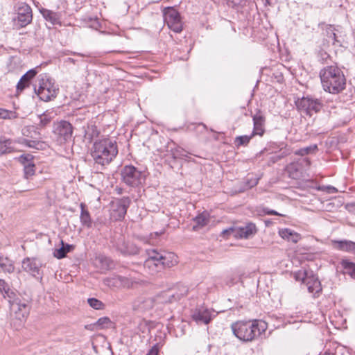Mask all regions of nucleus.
<instances>
[{
    "label": "nucleus",
    "instance_id": "obj_1",
    "mask_svg": "<svg viewBox=\"0 0 355 355\" xmlns=\"http://www.w3.org/2000/svg\"><path fill=\"white\" fill-rule=\"evenodd\" d=\"M322 87L325 92L337 94L346 87V78L343 71L336 65L327 66L320 71Z\"/></svg>",
    "mask_w": 355,
    "mask_h": 355
},
{
    "label": "nucleus",
    "instance_id": "obj_2",
    "mask_svg": "<svg viewBox=\"0 0 355 355\" xmlns=\"http://www.w3.org/2000/svg\"><path fill=\"white\" fill-rule=\"evenodd\" d=\"M118 154L116 142L109 138L96 141L91 155L95 164L104 166L109 164Z\"/></svg>",
    "mask_w": 355,
    "mask_h": 355
},
{
    "label": "nucleus",
    "instance_id": "obj_3",
    "mask_svg": "<svg viewBox=\"0 0 355 355\" xmlns=\"http://www.w3.org/2000/svg\"><path fill=\"white\" fill-rule=\"evenodd\" d=\"M233 334L239 340L250 342L257 336L264 333L267 323L262 320L238 321L231 326Z\"/></svg>",
    "mask_w": 355,
    "mask_h": 355
},
{
    "label": "nucleus",
    "instance_id": "obj_4",
    "mask_svg": "<svg viewBox=\"0 0 355 355\" xmlns=\"http://www.w3.org/2000/svg\"><path fill=\"white\" fill-rule=\"evenodd\" d=\"M122 181L128 186L137 187L145 181L146 175L132 165H126L121 171Z\"/></svg>",
    "mask_w": 355,
    "mask_h": 355
},
{
    "label": "nucleus",
    "instance_id": "obj_5",
    "mask_svg": "<svg viewBox=\"0 0 355 355\" xmlns=\"http://www.w3.org/2000/svg\"><path fill=\"white\" fill-rule=\"evenodd\" d=\"M57 90L52 80L48 78L46 75H40L38 87H35V92L41 100L48 101L55 98Z\"/></svg>",
    "mask_w": 355,
    "mask_h": 355
},
{
    "label": "nucleus",
    "instance_id": "obj_6",
    "mask_svg": "<svg viewBox=\"0 0 355 355\" xmlns=\"http://www.w3.org/2000/svg\"><path fill=\"white\" fill-rule=\"evenodd\" d=\"M13 317L20 322L25 321L30 312L27 302H21L19 298L8 300Z\"/></svg>",
    "mask_w": 355,
    "mask_h": 355
},
{
    "label": "nucleus",
    "instance_id": "obj_7",
    "mask_svg": "<svg viewBox=\"0 0 355 355\" xmlns=\"http://www.w3.org/2000/svg\"><path fill=\"white\" fill-rule=\"evenodd\" d=\"M130 204L129 198L117 199L111 204L110 217L114 220H121L124 218L127 209Z\"/></svg>",
    "mask_w": 355,
    "mask_h": 355
},
{
    "label": "nucleus",
    "instance_id": "obj_8",
    "mask_svg": "<svg viewBox=\"0 0 355 355\" xmlns=\"http://www.w3.org/2000/svg\"><path fill=\"white\" fill-rule=\"evenodd\" d=\"M53 132L56 140L60 144L69 141L72 137V125L66 121H60L55 125Z\"/></svg>",
    "mask_w": 355,
    "mask_h": 355
},
{
    "label": "nucleus",
    "instance_id": "obj_9",
    "mask_svg": "<svg viewBox=\"0 0 355 355\" xmlns=\"http://www.w3.org/2000/svg\"><path fill=\"white\" fill-rule=\"evenodd\" d=\"M296 105L299 110L311 116L313 113H317L320 110L322 103L318 99L306 96L298 99L296 101Z\"/></svg>",
    "mask_w": 355,
    "mask_h": 355
},
{
    "label": "nucleus",
    "instance_id": "obj_10",
    "mask_svg": "<svg viewBox=\"0 0 355 355\" xmlns=\"http://www.w3.org/2000/svg\"><path fill=\"white\" fill-rule=\"evenodd\" d=\"M33 19L31 8L26 3L20 5L17 8V16L14 18L16 26L23 28L29 24Z\"/></svg>",
    "mask_w": 355,
    "mask_h": 355
},
{
    "label": "nucleus",
    "instance_id": "obj_11",
    "mask_svg": "<svg viewBox=\"0 0 355 355\" xmlns=\"http://www.w3.org/2000/svg\"><path fill=\"white\" fill-rule=\"evenodd\" d=\"M164 15L165 22L171 30L175 33H180L182 31L180 16L176 10L172 8H168L164 12Z\"/></svg>",
    "mask_w": 355,
    "mask_h": 355
},
{
    "label": "nucleus",
    "instance_id": "obj_12",
    "mask_svg": "<svg viewBox=\"0 0 355 355\" xmlns=\"http://www.w3.org/2000/svg\"><path fill=\"white\" fill-rule=\"evenodd\" d=\"M216 316L214 311L201 307L192 311L191 318L197 324H208Z\"/></svg>",
    "mask_w": 355,
    "mask_h": 355
},
{
    "label": "nucleus",
    "instance_id": "obj_13",
    "mask_svg": "<svg viewBox=\"0 0 355 355\" xmlns=\"http://www.w3.org/2000/svg\"><path fill=\"white\" fill-rule=\"evenodd\" d=\"M21 266H22V268L24 269V270L28 272L34 277L42 278L41 272H40V268L42 266V263L37 259L29 258V257L25 258L22 261Z\"/></svg>",
    "mask_w": 355,
    "mask_h": 355
},
{
    "label": "nucleus",
    "instance_id": "obj_14",
    "mask_svg": "<svg viewBox=\"0 0 355 355\" xmlns=\"http://www.w3.org/2000/svg\"><path fill=\"white\" fill-rule=\"evenodd\" d=\"M147 253L148 257L144 261V266L145 268L148 269L150 274L154 275L162 269L157 257V251L150 250Z\"/></svg>",
    "mask_w": 355,
    "mask_h": 355
},
{
    "label": "nucleus",
    "instance_id": "obj_15",
    "mask_svg": "<svg viewBox=\"0 0 355 355\" xmlns=\"http://www.w3.org/2000/svg\"><path fill=\"white\" fill-rule=\"evenodd\" d=\"M304 277L302 278L303 282L307 286L309 292L313 293L314 297H316L322 291L320 282L318 277L313 275L308 276L306 272H304Z\"/></svg>",
    "mask_w": 355,
    "mask_h": 355
},
{
    "label": "nucleus",
    "instance_id": "obj_16",
    "mask_svg": "<svg viewBox=\"0 0 355 355\" xmlns=\"http://www.w3.org/2000/svg\"><path fill=\"white\" fill-rule=\"evenodd\" d=\"M257 232L256 225L249 223L244 226L235 227L234 236L239 239H250Z\"/></svg>",
    "mask_w": 355,
    "mask_h": 355
},
{
    "label": "nucleus",
    "instance_id": "obj_17",
    "mask_svg": "<svg viewBox=\"0 0 355 355\" xmlns=\"http://www.w3.org/2000/svg\"><path fill=\"white\" fill-rule=\"evenodd\" d=\"M157 257L161 268H171L178 263L177 256L173 252H157Z\"/></svg>",
    "mask_w": 355,
    "mask_h": 355
},
{
    "label": "nucleus",
    "instance_id": "obj_18",
    "mask_svg": "<svg viewBox=\"0 0 355 355\" xmlns=\"http://www.w3.org/2000/svg\"><path fill=\"white\" fill-rule=\"evenodd\" d=\"M252 120L254 123L252 135L262 136L265 132V116L260 111H258L257 114L252 116Z\"/></svg>",
    "mask_w": 355,
    "mask_h": 355
},
{
    "label": "nucleus",
    "instance_id": "obj_19",
    "mask_svg": "<svg viewBox=\"0 0 355 355\" xmlns=\"http://www.w3.org/2000/svg\"><path fill=\"white\" fill-rule=\"evenodd\" d=\"M116 248L124 255H133L139 252V250L136 246L125 243L123 238L119 239Z\"/></svg>",
    "mask_w": 355,
    "mask_h": 355
},
{
    "label": "nucleus",
    "instance_id": "obj_20",
    "mask_svg": "<svg viewBox=\"0 0 355 355\" xmlns=\"http://www.w3.org/2000/svg\"><path fill=\"white\" fill-rule=\"evenodd\" d=\"M57 115L54 110H46L38 116L40 121L37 123V128L42 129L46 127Z\"/></svg>",
    "mask_w": 355,
    "mask_h": 355
},
{
    "label": "nucleus",
    "instance_id": "obj_21",
    "mask_svg": "<svg viewBox=\"0 0 355 355\" xmlns=\"http://www.w3.org/2000/svg\"><path fill=\"white\" fill-rule=\"evenodd\" d=\"M37 73V71L36 69H33L23 75L17 85V90L18 92H21L28 87L29 81L36 76Z\"/></svg>",
    "mask_w": 355,
    "mask_h": 355
},
{
    "label": "nucleus",
    "instance_id": "obj_22",
    "mask_svg": "<svg viewBox=\"0 0 355 355\" xmlns=\"http://www.w3.org/2000/svg\"><path fill=\"white\" fill-rule=\"evenodd\" d=\"M40 12L43 17L52 25L60 24L61 14L60 12H53L46 8L41 9Z\"/></svg>",
    "mask_w": 355,
    "mask_h": 355
},
{
    "label": "nucleus",
    "instance_id": "obj_23",
    "mask_svg": "<svg viewBox=\"0 0 355 355\" xmlns=\"http://www.w3.org/2000/svg\"><path fill=\"white\" fill-rule=\"evenodd\" d=\"M332 243L334 248L338 250L348 252H355V242L347 240H342L333 241Z\"/></svg>",
    "mask_w": 355,
    "mask_h": 355
},
{
    "label": "nucleus",
    "instance_id": "obj_24",
    "mask_svg": "<svg viewBox=\"0 0 355 355\" xmlns=\"http://www.w3.org/2000/svg\"><path fill=\"white\" fill-rule=\"evenodd\" d=\"M154 300L150 297H139L134 304V308L141 311H146L153 308Z\"/></svg>",
    "mask_w": 355,
    "mask_h": 355
},
{
    "label": "nucleus",
    "instance_id": "obj_25",
    "mask_svg": "<svg viewBox=\"0 0 355 355\" xmlns=\"http://www.w3.org/2000/svg\"><path fill=\"white\" fill-rule=\"evenodd\" d=\"M279 236L288 241H291L294 243H297L301 239L300 234L291 230L288 228L282 229L279 231Z\"/></svg>",
    "mask_w": 355,
    "mask_h": 355
},
{
    "label": "nucleus",
    "instance_id": "obj_26",
    "mask_svg": "<svg viewBox=\"0 0 355 355\" xmlns=\"http://www.w3.org/2000/svg\"><path fill=\"white\" fill-rule=\"evenodd\" d=\"M81 212L80 216V220L83 226L87 228H90L92 226V220L90 216V214L87 209L85 203H80V205Z\"/></svg>",
    "mask_w": 355,
    "mask_h": 355
},
{
    "label": "nucleus",
    "instance_id": "obj_27",
    "mask_svg": "<svg viewBox=\"0 0 355 355\" xmlns=\"http://www.w3.org/2000/svg\"><path fill=\"white\" fill-rule=\"evenodd\" d=\"M157 300L161 303H171L178 300V296L175 295V292L168 290L161 293L157 295Z\"/></svg>",
    "mask_w": 355,
    "mask_h": 355
},
{
    "label": "nucleus",
    "instance_id": "obj_28",
    "mask_svg": "<svg viewBox=\"0 0 355 355\" xmlns=\"http://www.w3.org/2000/svg\"><path fill=\"white\" fill-rule=\"evenodd\" d=\"M11 139L0 140V155L12 153L15 151Z\"/></svg>",
    "mask_w": 355,
    "mask_h": 355
},
{
    "label": "nucleus",
    "instance_id": "obj_29",
    "mask_svg": "<svg viewBox=\"0 0 355 355\" xmlns=\"http://www.w3.org/2000/svg\"><path fill=\"white\" fill-rule=\"evenodd\" d=\"M340 265L344 269V272L349 275L352 278L355 279V263L346 259L340 261Z\"/></svg>",
    "mask_w": 355,
    "mask_h": 355
},
{
    "label": "nucleus",
    "instance_id": "obj_30",
    "mask_svg": "<svg viewBox=\"0 0 355 355\" xmlns=\"http://www.w3.org/2000/svg\"><path fill=\"white\" fill-rule=\"evenodd\" d=\"M0 268L8 273H12L15 270L12 261L7 257H0Z\"/></svg>",
    "mask_w": 355,
    "mask_h": 355
},
{
    "label": "nucleus",
    "instance_id": "obj_31",
    "mask_svg": "<svg viewBox=\"0 0 355 355\" xmlns=\"http://www.w3.org/2000/svg\"><path fill=\"white\" fill-rule=\"evenodd\" d=\"M62 247L59 249H56L54 252L53 255L55 257L58 259H62L64 258L66 254L70 252V250L73 248V246L69 244H64V242L62 241Z\"/></svg>",
    "mask_w": 355,
    "mask_h": 355
},
{
    "label": "nucleus",
    "instance_id": "obj_32",
    "mask_svg": "<svg viewBox=\"0 0 355 355\" xmlns=\"http://www.w3.org/2000/svg\"><path fill=\"white\" fill-rule=\"evenodd\" d=\"M194 221L196 223V225L193 226V229H196L197 227H202L205 225H207L209 221V214L207 212H203L198 216H197L194 218Z\"/></svg>",
    "mask_w": 355,
    "mask_h": 355
},
{
    "label": "nucleus",
    "instance_id": "obj_33",
    "mask_svg": "<svg viewBox=\"0 0 355 355\" xmlns=\"http://www.w3.org/2000/svg\"><path fill=\"white\" fill-rule=\"evenodd\" d=\"M105 285L110 288H121L119 275H113L103 279Z\"/></svg>",
    "mask_w": 355,
    "mask_h": 355
},
{
    "label": "nucleus",
    "instance_id": "obj_34",
    "mask_svg": "<svg viewBox=\"0 0 355 355\" xmlns=\"http://www.w3.org/2000/svg\"><path fill=\"white\" fill-rule=\"evenodd\" d=\"M173 159H183L188 157L189 154L187 150L180 146H176L171 150Z\"/></svg>",
    "mask_w": 355,
    "mask_h": 355
},
{
    "label": "nucleus",
    "instance_id": "obj_35",
    "mask_svg": "<svg viewBox=\"0 0 355 355\" xmlns=\"http://www.w3.org/2000/svg\"><path fill=\"white\" fill-rule=\"evenodd\" d=\"M0 291L4 295L5 297H8V300L13 299L15 295V293L10 291L7 283L3 279H0Z\"/></svg>",
    "mask_w": 355,
    "mask_h": 355
},
{
    "label": "nucleus",
    "instance_id": "obj_36",
    "mask_svg": "<svg viewBox=\"0 0 355 355\" xmlns=\"http://www.w3.org/2000/svg\"><path fill=\"white\" fill-rule=\"evenodd\" d=\"M88 304L96 310H103L105 309V304L99 300L91 297L87 299Z\"/></svg>",
    "mask_w": 355,
    "mask_h": 355
},
{
    "label": "nucleus",
    "instance_id": "obj_37",
    "mask_svg": "<svg viewBox=\"0 0 355 355\" xmlns=\"http://www.w3.org/2000/svg\"><path fill=\"white\" fill-rule=\"evenodd\" d=\"M254 135L252 134L250 136L248 135H243L239 136L235 138L234 143L236 146H246L250 142V139L252 138Z\"/></svg>",
    "mask_w": 355,
    "mask_h": 355
},
{
    "label": "nucleus",
    "instance_id": "obj_38",
    "mask_svg": "<svg viewBox=\"0 0 355 355\" xmlns=\"http://www.w3.org/2000/svg\"><path fill=\"white\" fill-rule=\"evenodd\" d=\"M317 150H318L317 146L312 145L310 146H307V147L299 149L298 150H297L295 152V154L297 155L304 156V155H308L309 153H313Z\"/></svg>",
    "mask_w": 355,
    "mask_h": 355
},
{
    "label": "nucleus",
    "instance_id": "obj_39",
    "mask_svg": "<svg viewBox=\"0 0 355 355\" xmlns=\"http://www.w3.org/2000/svg\"><path fill=\"white\" fill-rule=\"evenodd\" d=\"M19 162L25 167V166L34 164L33 156L30 154L21 155L18 158Z\"/></svg>",
    "mask_w": 355,
    "mask_h": 355
},
{
    "label": "nucleus",
    "instance_id": "obj_40",
    "mask_svg": "<svg viewBox=\"0 0 355 355\" xmlns=\"http://www.w3.org/2000/svg\"><path fill=\"white\" fill-rule=\"evenodd\" d=\"M17 117L15 112L0 108V119H12Z\"/></svg>",
    "mask_w": 355,
    "mask_h": 355
},
{
    "label": "nucleus",
    "instance_id": "obj_41",
    "mask_svg": "<svg viewBox=\"0 0 355 355\" xmlns=\"http://www.w3.org/2000/svg\"><path fill=\"white\" fill-rule=\"evenodd\" d=\"M327 35L329 40H331L333 44H335L336 42H339L337 40L336 34L335 33V28L331 25H329L326 30Z\"/></svg>",
    "mask_w": 355,
    "mask_h": 355
},
{
    "label": "nucleus",
    "instance_id": "obj_42",
    "mask_svg": "<svg viewBox=\"0 0 355 355\" xmlns=\"http://www.w3.org/2000/svg\"><path fill=\"white\" fill-rule=\"evenodd\" d=\"M121 288H130L134 281L128 277L119 275Z\"/></svg>",
    "mask_w": 355,
    "mask_h": 355
},
{
    "label": "nucleus",
    "instance_id": "obj_43",
    "mask_svg": "<svg viewBox=\"0 0 355 355\" xmlns=\"http://www.w3.org/2000/svg\"><path fill=\"white\" fill-rule=\"evenodd\" d=\"M35 164L25 166V167H24V178L28 179L29 177L33 176L35 174Z\"/></svg>",
    "mask_w": 355,
    "mask_h": 355
},
{
    "label": "nucleus",
    "instance_id": "obj_44",
    "mask_svg": "<svg viewBox=\"0 0 355 355\" xmlns=\"http://www.w3.org/2000/svg\"><path fill=\"white\" fill-rule=\"evenodd\" d=\"M188 293V288L184 285L178 286V292L175 293V295L178 296V300L183 296L186 295Z\"/></svg>",
    "mask_w": 355,
    "mask_h": 355
},
{
    "label": "nucleus",
    "instance_id": "obj_45",
    "mask_svg": "<svg viewBox=\"0 0 355 355\" xmlns=\"http://www.w3.org/2000/svg\"><path fill=\"white\" fill-rule=\"evenodd\" d=\"M110 320L107 317H103L98 320L96 324L98 326L101 327V328H103L105 325L110 323Z\"/></svg>",
    "mask_w": 355,
    "mask_h": 355
},
{
    "label": "nucleus",
    "instance_id": "obj_46",
    "mask_svg": "<svg viewBox=\"0 0 355 355\" xmlns=\"http://www.w3.org/2000/svg\"><path fill=\"white\" fill-rule=\"evenodd\" d=\"M235 227H230L222 231L221 235L224 237L232 234L234 236Z\"/></svg>",
    "mask_w": 355,
    "mask_h": 355
},
{
    "label": "nucleus",
    "instance_id": "obj_47",
    "mask_svg": "<svg viewBox=\"0 0 355 355\" xmlns=\"http://www.w3.org/2000/svg\"><path fill=\"white\" fill-rule=\"evenodd\" d=\"M159 354V347L158 345L156 344L152 347V348L149 350L146 355H158Z\"/></svg>",
    "mask_w": 355,
    "mask_h": 355
},
{
    "label": "nucleus",
    "instance_id": "obj_48",
    "mask_svg": "<svg viewBox=\"0 0 355 355\" xmlns=\"http://www.w3.org/2000/svg\"><path fill=\"white\" fill-rule=\"evenodd\" d=\"M294 169L295 170V166L294 164H291L288 167V172L290 173V176L293 179H296L298 178L297 171H296L295 173H291V170Z\"/></svg>",
    "mask_w": 355,
    "mask_h": 355
},
{
    "label": "nucleus",
    "instance_id": "obj_49",
    "mask_svg": "<svg viewBox=\"0 0 355 355\" xmlns=\"http://www.w3.org/2000/svg\"><path fill=\"white\" fill-rule=\"evenodd\" d=\"M263 211L267 215L282 216L281 214L278 213L277 211L272 210V209H270L268 208H265L263 209Z\"/></svg>",
    "mask_w": 355,
    "mask_h": 355
},
{
    "label": "nucleus",
    "instance_id": "obj_50",
    "mask_svg": "<svg viewBox=\"0 0 355 355\" xmlns=\"http://www.w3.org/2000/svg\"><path fill=\"white\" fill-rule=\"evenodd\" d=\"M258 182H259L258 178L250 180V182H248L249 187H253L256 186L258 184Z\"/></svg>",
    "mask_w": 355,
    "mask_h": 355
},
{
    "label": "nucleus",
    "instance_id": "obj_51",
    "mask_svg": "<svg viewBox=\"0 0 355 355\" xmlns=\"http://www.w3.org/2000/svg\"><path fill=\"white\" fill-rule=\"evenodd\" d=\"M326 190L328 193H336L337 192V189L332 187V186H328L326 187Z\"/></svg>",
    "mask_w": 355,
    "mask_h": 355
},
{
    "label": "nucleus",
    "instance_id": "obj_52",
    "mask_svg": "<svg viewBox=\"0 0 355 355\" xmlns=\"http://www.w3.org/2000/svg\"><path fill=\"white\" fill-rule=\"evenodd\" d=\"M242 0H233V2L235 4H240L241 3Z\"/></svg>",
    "mask_w": 355,
    "mask_h": 355
},
{
    "label": "nucleus",
    "instance_id": "obj_53",
    "mask_svg": "<svg viewBox=\"0 0 355 355\" xmlns=\"http://www.w3.org/2000/svg\"><path fill=\"white\" fill-rule=\"evenodd\" d=\"M289 154V152L288 150L284 151L282 153V157L286 156Z\"/></svg>",
    "mask_w": 355,
    "mask_h": 355
}]
</instances>
